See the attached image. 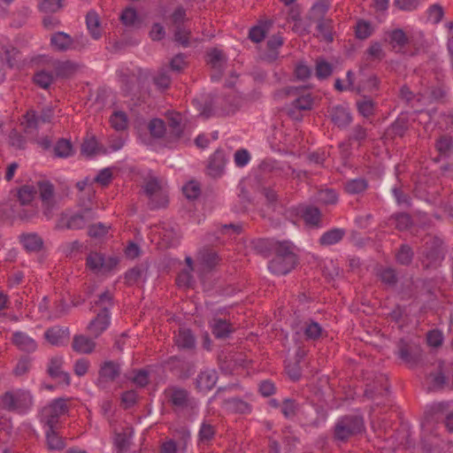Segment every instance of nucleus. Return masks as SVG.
Listing matches in <instances>:
<instances>
[{"label": "nucleus", "instance_id": "42", "mask_svg": "<svg viewBox=\"0 0 453 453\" xmlns=\"http://www.w3.org/2000/svg\"><path fill=\"white\" fill-rule=\"evenodd\" d=\"M36 194V190L32 186H23L18 191V198L22 205L31 203Z\"/></svg>", "mask_w": 453, "mask_h": 453}, {"label": "nucleus", "instance_id": "54", "mask_svg": "<svg viewBox=\"0 0 453 453\" xmlns=\"http://www.w3.org/2000/svg\"><path fill=\"white\" fill-rule=\"evenodd\" d=\"M182 191L187 198L196 199L199 196L201 188L198 182L191 180L183 186Z\"/></svg>", "mask_w": 453, "mask_h": 453}, {"label": "nucleus", "instance_id": "38", "mask_svg": "<svg viewBox=\"0 0 453 453\" xmlns=\"http://www.w3.org/2000/svg\"><path fill=\"white\" fill-rule=\"evenodd\" d=\"M150 134L154 138H162L165 134V122L160 119H153L148 124Z\"/></svg>", "mask_w": 453, "mask_h": 453}, {"label": "nucleus", "instance_id": "51", "mask_svg": "<svg viewBox=\"0 0 453 453\" xmlns=\"http://www.w3.org/2000/svg\"><path fill=\"white\" fill-rule=\"evenodd\" d=\"M365 53L369 60H381L385 57L381 44L378 42H372Z\"/></svg>", "mask_w": 453, "mask_h": 453}, {"label": "nucleus", "instance_id": "53", "mask_svg": "<svg viewBox=\"0 0 453 453\" xmlns=\"http://www.w3.org/2000/svg\"><path fill=\"white\" fill-rule=\"evenodd\" d=\"M191 270L183 269L177 276L176 282L179 287L190 288L194 284V277Z\"/></svg>", "mask_w": 453, "mask_h": 453}, {"label": "nucleus", "instance_id": "12", "mask_svg": "<svg viewBox=\"0 0 453 453\" xmlns=\"http://www.w3.org/2000/svg\"><path fill=\"white\" fill-rule=\"evenodd\" d=\"M329 116L334 124L341 128L348 127L352 121L349 111L344 105L333 106L329 111Z\"/></svg>", "mask_w": 453, "mask_h": 453}, {"label": "nucleus", "instance_id": "7", "mask_svg": "<svg viewBox=\"0 0 453 453\" xmlns=\"http://www.w3.org/2000/svg\"><path fill=\"white\" fill-rule=\"evenodd\" d=\"M120 374V365L112 360H107L101 364L98 371L97 385L105 387L108 382H112Z\"/></svg>", "mask_w": 453, "mask_h": 453}, {"label": "nucleus", "instance_id": "13", "mask_svg": "<svg viewBox=\"0 0 453 453\" xmlns=\"http://www.w3.org/2000/svg\"><path fill=\"white\" fill-rule=\"evenodd\" d=\"M72 349L79 354L89 355L94 352L96 342L84 334H75L73 337Z\"/></svg>", "mask_w": 453, "mask_h": 453}, {"label": "nucleus", "instance_id": "28", "mask_svg": "<svg viewBox=\"0 0 453 453\" xmlns=\"http://www.w3.org/2000/svg\"><path fill=\"white\" fill-rule=\"evenodd\" d=\"M435 149L441 157H449L453 149V139L451 136L443 134L435 141Z\"/></svg>", "mask_w": 453, "mask_h": 453}, {"label": "nucleus", "instance_id": "11", "mask_svg": "<svg viewBox=\"0 0 453 453\" xmlns=\"http://www.w3.org/2000/svg\"><path fill=\"white\" fill-rule=\"evenodd\" d=\"M288 94L296 96V98L292 102V105L295 109L307 111L312 108L313 97L311 93L306 90L299 91L297 88H289Z\"/></svg>", "mask_w": 453, "mask_h": 453}, {"label": "nucleus", "instance_id": "64", "mask_svg": "<svg viewBox=\"0 0 453 453\" xmlns=\"http://www.w3.org/2000/svg\"><path fill=\"white\" fill-rule=\"evenodd\" d=\"M163 186V183L156 178H151L144 185V192L148 197H150Z\"/></svg>", "mask_w": 453, "mask_h": 453}, {"label": "nucleus", "instance_id": "24", "mask_svg": "<svg viewBox=\"0 0 453 453\" xmlns=\"http://www.w3.org/2000/svg\"><path fill=\"white\" fill-rule=\"evenodd\" d=\"M245 359L242 354H229L224 360L220 359V368L226 372H233L237 366H244Z\"/></svg>", "mask_w": 453, "mask_h": 453}, {"label": "nucleus", "instance_id": "33", "mask_svg": "<svg viewBox=\"0 0 453 453\" xmlns=\"http://www.w3.org/2000/svg\"><path fill=\"white\" fill-rule=\"evenodd\" d=\"M110 122L111 127L117 131H123L128 126L127 116L121 111H114L110 118Z\"/></svg>", "mask_w": 453, "mask_h": 453}, {"label": "nucleus", "instance_id": "5", "mask_svg": "<svg viewBox=\"0 0 453 453\" xmlns=\"http://www.w3.org/2000/svg\"><path fill=\"white\" fill-rule=\"evenodd\" d=\"M363 418L357 415L349 416L338 421L335 426V436L339 440H346L350 435L362 432Z\"/></svg>", "mask_w": 453, "mask_h": 453}, {"label": "nucleus", "instance_id": "47", "mask_svg": "<svg viewBox=\"0 0 453 453\" xmlns=\"http://www.w3.org/2000/svg\"><path fill=\"white\" fill-rule=\"evenodd\" d=\"M40 197L42 203H50L53 201L54 188L51 183L42 181L38 183Z\"/></svg>", "mask_w": 453, "mask_h": 453}, {"label": "nucleus", "instance_id": "26", "mask_svg": "<svg viewBox=\"0 0 453 453\" xmlns=\"http://www.w3.org/2000/svg\"><path fill=\"white\" fill-rule=\"evenodd\" d=\"M368 188V182L364 178L349 180L344 184V190L349 195H359Z\"/></svg>", "mask_w": 453, "mask_h": 453}, {"label": "nucleus", "instance_id": "14", "mask_svg": "<svg viewBox=\"0 0 453 453\" xmlns=\"http://www.w3.org/2000/svg\"><path fill=\"white\" fill-rule=\"evenodd\" d=\"M398 357L406 364L413 365L420 359V351L417 347L409 345L404 341L398 343Z\"/></svg>", "mask_w": 453, "mask_h": 453}, {"label": "nucleus", "instance_id": "58", "mask_svg": "<svg viewBox=\"0 0 453 453\" xmlns=\"http://www.w3.org/2000/svg\"><path fill=\"white\" fill-rule=\"evenodd\" d=\"M215 434V429L212 426L203 423L199 431V441L203 443L209 442Z\"/></svg>", "mask_w": 453, "mask_h": 453}, {"label": "nucleus", "instance_id": "15", "mask_svg": "<svg viewBox=\"0 0 453 453\" xmlns=\"http://www.w3.org/2000/svg\"><path fill=\"white\" fill-rule=\"evenodd\" d=\"M12 343L21 351L34 352L37 349L36 342L27 334L20 331L13 333Z\"/></svg>", "mask_w": 453, "mask_h": 453}, {"label": "nucleus", "instance_id": "1", "mask_svg": "<svg viewBox=\"0 0 453 453\" xmlns=\"http://www.w3.org/2000/svg\"><path fill=\"white\" fill-rule=\"evenodd\" d=\"M274 257L269 262V270L277 275H285L290 273L297 263L294 247L288 242H279L273 246Z\"/></svg>", "mask_w": 453, "mask_h": 453}, {"label": "nucleus", "instance_id": "41", "mask_svg": "<svg viewBox=\"0 0 453 453\" xmlns=\"http://www.w3.org/2000/svg\"><path fill=\"white\" fill-rule=\"evenodd\" d=\"M55 155L58 157H68L73 155V146L67 140H59L54 147Z\"/></svg>", "mask_w": 453, "mask_h": 453}, {"label": "nucleus", "instance_id": "35", "mask_svg": "<svg viewBox=\"0 0 453 453\" xmlns=\"http://www.w3.org/2000/svg\"><path fill=\"white\" fill-rule=\"evenodd\" d=\"M45 434L50 449H62L65 447L63 439L55 432L54 427H48Z\"/></svg>", "mask_w": 453, "mask_h": 453}, {"label": "nucleus", "instance_id": "59", "mask_svg": "<svg viewBox=\"0 0 453 453\" xmlns=\"http://www.w3.org/2000/svg\"><path fill=\"white\" fill-rule=\"evenodd\" d=\"M234 164L238 167H243L248 165L250 160V152L245 149L237 150L234 155Z\"/></svg>", "mask_w": 453, "mask_h": 453}, {"label": "nucleus", "instance_id": "37", "mask_svg": "<svg viewBox=\"0 0 453 453\" xmlns=\"http://www.w3.org/2000/svg\"><path fill=\"white\" fill-rule=\"evenodd\" d=\"M357 107L358 112L365 118H368L374 114L375 104L372 99L368 97H364L363 99L357 101Z\"/></svg>", "mask_w": 453, "mask_h": 453}, {"label": "nucleus", "instance_id": "4", "mask_svg": "<svg viewBox=\"0 0 453 453\" xmlns=\"http://www.w3.org/2000/svg\"><path fill=\"white\" fill-rule=\"evenodd\" d=\"M119 263L114 257H106L100 252H90L86 259L87 267L95 273H108L113 271Z\"/></svg>", "mask_w": 453, "mask_h": 453}, {"label": "nucleus", "instance_id": "52", "mask_svg": "<svg viewBox=\"0 0 453 453\" xmlns=\"http://www.w3.org/2000/svg\"><path fill=\"white\" fill-rule=\"evenodd\" d=\"M121 22L127 27H134L138 21L137 12L134 8L125 9L120 15Z\"/></svg>", "mask_w": 453, "mask_h": 453}, {"label": "nucleus", "instance_id": "45", "mask_svg": "<svg viewBox=\"0 0 453 453\" xmlns=\"http://www.w3.org/2000/svg\"><path fill=\"white\" fill-rule=\"evenodd\" d=\"M303 217L307 224L317 226L320 220V211L316 207L309 206L303 210Z\"/></svg>", "mask_w": 453, "mask_h": 453}, {"label": "nucleus", "instance_id": "2", "mask_svg": "<svg viewBox=\"0 0 453 453\" xmlns=\"http://www.w3.org/2000/svg\"><path fill=\"white\" fill-rule=\"evenodd\" d=\"M96 305L100 308L96 317L88 325V331L94 338L99 337L110 326V309L113 305L112 296L107 290L98 296Z\"/></svg>", "mask_w": 453, "mask_h": 453}, {"label": "nucleus", "instance_id": "56", "mask_svg": "<svg viewBox=\"0 0 453 453\" xmlns=\"http://www.w3.org/2000/svg\"><path fill=\"white\" fill-rule=\"evenodd\" d=\"M90 367V361L85 357L77 359L73 364V372L78 377L87 374Z\"/></svg>", "mask_w": 453, "mask_h": 453}, {"label": "nucleus", "instance_id": "62", "mask_svg": "<svg viewBox=\"0 0 453 453\" xmlns=\"http://www.w3.org/2000/svg\"><path fill=\"white\" fill-rule=\"evenodd\" d=\"M30 367L31 359L27 357H24L18 361L13 372L16 376H22L29 371Z\"/></svg>", "mask_w": 453, "mask_h": 453}, {"label": "nucleus", "instance_id": "34", "mask_svg": "<svg viewBox=\"0 0 453 453\" xmlns=\"http://www.w3.org/2000/svg\"><path fill=\"white\" fill-rule=\"evenodd\" d=\"M389 43L393 49L398 48V50L403 49L409 42L408 37L402 29H395L389 35Z\"/></svg>", "mask_w": 453, "mask_h": 453}, {"label": "nucleus", "instance_id": "39", "mask_svg": "<svg viewBox=\"0 0 453 453\" xmlns=\"http://www.w3.org/2000/svg\"><path fill=\"white\" fill-rule=\"evenodd\" d=\"M54 80L52 73L42 70L37 72L34 76V81L42 88H48Z\"/></svg>", "mask_w": 453, "mask_h": 453}, {"label": "nucleus", "instance_id": "19", "mask_svg": "<svg viewBox=\"0 0 453 453\" xmlns=\"http://www.w3.org/2000/svg\"><path fill=\"white\" fill-rule=\"evenodd\" d=\"M45 339L54 346L63 345L69 336L68 328L53 326L49 328L44 334Z\"/></svg>", "mask_w": 453, "mask_h": 453}, {"label": "nucleus", "instance_id": "18", "mask_svg": "<svg viewBox=\"0 0 453 453\" xmlns=\"http://www.w3.org/2000/svg\"><path fill=\"white\" fill-rule=\"evenodd\" d=\"M198 265L203 272L211 271L219 263L218 254L211 250H203L197 256Z\"/></svg>", "mask_w": 453, "mask_h": 453}, {"label": "nucleus", "instance_id": "22", "mask_svg": "<svg viewBox=\"0 0 453 453\" xmlns=\"http://www.w3.org/2000/svg\"><path fill=\"white\" fill-rule=\"evenodd\" d=\"M174 338L176 345L180 349H190L196 345V339L188 328H180Z\"/></svg>", "mask_w": 453, "mask_h": 453}, {"label": "nucleus", "instance_id": "30", "mask_svg": "<svg viewBox=\"0 0 453 453\" xmlns=\"http://www.w3.org/2000/svg\"><path fill=\"white\" fill-rule=\"evenodd\" d=\"M21 242L29 251L39 250L43 244L42 239L37 234H27L21 236Z\"/></svg>", "mask_w": 453, "mask_h": 453}, {"label": "nucleus", "instance_id": "3", "mask_svg": "<svg viewBox=\"0 0 453 453\" xmlns=\"http://www.w3.org/2000/svg\"><path fill=\"white\" fill-rule=\"evenodd\" d=\"M66 413L67 406L65 398H56L42 408L39 418L44 426L55 427L59 418Z\"/></svg>", "mask_w": 453, "mask_h": 453}, {"label": "nucleus", "instance_id": "55", "mask_svg": "<svg viewBox=\"0 0 453 453\" xmlns=\"http://www.w3.org/2000/svg\"><path fill=\"white\" fill-rule=\"evenodd\" d=\"M133 435L131 428H127L123 434H117L114 438V443L120 450L125 449L129 444L130 439Z\"/></svg>", "mask_w": 453, "mask_h": 453}, {"label": "nucleus", "instance_id": "57", "mask_svg": "<svg viewBox=\"0 0 453 453\" xmlns=\"http://www.w3.org/2000/svg\"><path fill=\"white\" fill-rule=\"evenodd\" d=\"M189 36L190 31L186 29L181 26L176 27V31L174 33V39L176 42L180 43L183 47H188L189 45Z\"/></svg>", "mask_w": 453, "mask_h": 453}, {"label": "nucleus", "instance_id": "16", "mask_svg": "<svg viewBox=\"0 0 453 453\" xmlns=\"http://www.w3.org/2000/svg\"><path fill=\"white\" fill-rule=\"evenodd\" d=\"M94 218V212L90 209H86L80 213L71 216L67 221L66 227L73 230L82 229Z\"/></svg>", "mask_w": 453, "mask_h": 453}, {"label": "nucleus", "instance_id": "25", "mask_svg": "<svg viewBox=\"0 0 453 453\" xmlns=\"http://www.w3.org/2000/svg\"><path fill=\"white\" fill-rule=\"evenodd\" d=\"M53 69L57 77L67 78L77 71V65L72 61H57L53 64Z\"/></svg>", "mask_w": 453, "mask_h": 453}, {"label": "nucleus", "instance_id": "40", "mask_svg": "<svg viewBox=\"0 0 453 453\" xmlns=\"http://www.w3.org/2000/svg\"><path fill=\"white\" fill-rule=\"evenodd\" d=\"M127 379L138 388L145 387L150 381L149 372L143 369L134 371V374L128 376Z\"/></svg>", "mask_w": 453, "mask_h": 453}, {"label": "nucleus", "instance_id": "27", "mask_svg": "<svg viewBox=\"0 0 453 453\" xmlns=\"http://www.w3.org/2000/svg\"><path fill=\"white\" fill-rule=\"evenodd\" d=\"M345 235V231L342 228H333L324 233L319 239L321 245H333L338 243Z\"/></svg>", "mask_w": 453, "mask_h": 453}, {"label": "nucleus", "instance_id": "44", "mask_svg": "<svg viewBox=\"0 0 453 453\" xmlns=\"http://www.w3.org/2000/svg\"><path fill=\"white\" fill-rule=\"evenodd\" d=\"M413 258V251L407 244L401 245L398 252L396 253V260L401 265H408L411 263Z\"/></svg>", "mask_w": 453, "mask_h": 453}, {"label": "nucleus", "instance_id": "50", "mask_svg": "<svg viewBox=\"0 0 453 453\" xmlns=\"http://www.w3.org/2000/svg\"><path fill=\"white\" fill-rule=\"evenodd\" d=\"M317 199L323 204H335L338 201V196L334 189H324L319 191Z\"/></svg>", "mask_w": 453, "mask_h": 453}, {"label": "nucleus", "instance_id": "36", "mask_svg": "<svg viewBox=\"0 0 453 453\" xmlns=\"http://www.w3.org/2000/svg\"><path fill=\"white\" fill-rule=\"evenodd\" d=\"M268 32V26L266 23H260L257 26L252 27L249 32V38L253 42H262Z\"/></svg>", "mask_w": 453, "mask_h": 453}, {"label": "nucleus", "instance_id": "48", "mask_svg": "<svg viewBox=\"0 0 453 453\" xmlns=\"http://www.w3.org/2000/svg\"><path fill=\"white\" fill-rule=\"evenodd\" d=\"M319 36L324 41L331 42L333 41V35L331 31V20H319L317 25Z\"/></svg>", "mask_w": 453, "mask_h": 453}, {"label": "nucleus", "instance_id": "60", "mask_svg": "<svg viewBox=\"0 0 453 453\" xmlns=\"http://www.w3.org/2000/svg\"><path fill=\"white\" fill-rule=\"evenodd\" d=\"M421 0H394V5L401 11L411 12L416 10Z\"/></svg>", "mask_w": 453, "mask_h": 453}, {"label": "nucleus", "instance_id": "10", "mask_svg": "<svg viewBox=\"0 0 453 453\" xmlns=\"http://www.w3.org/2000/svg\"><path fill=\"white\" fill-rule=\"evenodd\" d=\"M64 357L62 356H55L50 359L48 365V372L51 378L58 379L65 385L70 384V374L63 371Z\"/></svg>", "mask_w": 453, "mask_h": 453}, {"label": "nucleus", "instance_id": "9", "mask_svg": "<svg viewBox=\"0 0 453 453\" xmlns=\"http://www.w3.org/2000/svg\"><path fill=\"white\" fill-rule=\"evenodd\" d=\"M218 380L214 369L206 368L199 372L196 378V388L201 394H206L214 388Z\"/></svg>", "mask_w": 453, "mask_h": 453}, {"label": "nucleus", "instance_id": "49", "mask_svg": "<svg viewBox=\"0 0 453 453\" xmlns=\"http://www.w3.org/2000/svg\"><path fill=\"white\" fill-rule=\"evenodd\" d=\"M154 84L160 89L168 88L171 84V77L168 72L162 68L153 78Z\"/></svg>", "mask_w": 453, "mask_h": 453}, {"label": "nucleus", "instance_id": "8", "mask_svg": "<svg viewBox=\"0 0 453 453\" xmlns=\"http://www.w3.org/2000/svg\"><path fill=\"white\" fill-rule=\"evenodd\" d=\"M207 61L213 70V73H211V80L219 81L221 78L226 65V56L221 50L214 48L208 52Z\"/></svg>", "mask_w": 453, "mask_h": 453}, {"label": "nucleus", "instance_id": "32", "mask_svg": "<svg viewBox=\"0 0 453 453\" xmlns=\"http://www.w3.org/2000/svg\"><path fill=\"white\" fill-rule=\"evenodd\" d=\"M42 124L40 117L35 114V111H28L24 115L22 125L27 133H33L38 129Z\"/></svg>", "mask_w": 453, "mask_h": 453}, {"label": "nucleus", "instance_id": "46", "mask_svg": "<svg viewBox=\"0 0 453 453\" xmlns=\"http://www.w3.org/2000/svg\"><path fill=\"white\" fill-rule=\"evenodd\" d=\"M356 36L358 39L365 40L372 35V27L371 23L365 20H358L356 25Z\"/></svg>", "mask_w": 453, "mask_h": 453}, {"label": "nucleus", "instance_id": "23", "mask_svg": "<svg viewBox=\"0 0 453 453\" xmlns=\"http://www.w3.org/2000/svg\"><path fill=\"white\" fill-rule=\"evenodd\" d=\"M303 332L305 339L308 341H316L326 335V332L322 326L316 321H306L303 326Z\"/></svg>", "mask_w": 453, "mask_h": 453}, {"label": "nucleus", "instance_id": "31", "mask_svg": "<svg viewBox=\"0 0 453 453\" xmlns=\"http://www.w3.org/2000/svg\"><path fill=\"white\" fill-rule=\"evenodd\" d=\"M86 23L91 36L96 40L99 39L101 29L98 15L94 12H88L86 16Z\"/></svg>", "mask_w": 453, "mask_h": 453}, {"label": "nucleus", "instance_id": "29", "mask_svg": "<svg viewBox=\"0 0 453 453\" xmlns=\"http://www.w3.org/2000/svg\"><path fill=\"white\" fill-rule=\"evenodd\" d=\"M157 193L149 197L150 206L151 209H159L165 207L168 203V195L165 186H163L158 189Z\"/></svg>", "mask_w": 453, "mask_h": 453}, {"label": "nucleus", "instance_id": "20", "mask_svg": "<svg viewBox=\"0 0 453 453\" xmlns=\"http://www.w3.org/2000/svg\"><path fill=\"white\" fill-rule=\"evenodd\" d=\"M50 43L58 51L72 50L73 37L64 32H58L51 35Z\"/></svg>", "mask_w": 453, "mask_h": 453}, {"label": "nucleus", "instance_id": "63", "mask_svg": "<svg viewBox=\"0 0 453 453\" xmlns=\"http://www.w3.org/2000/svg\"><path fill=\"white\" fill-rule=\"evenodd\" d=\"M332 65L326 61H319L316 65V76L319 79H326L332 73Z\"/></svg>", "mask_w": 453, "mask_h": 453}, {"label": "nucleus", "instance_id": "61", "mask_svg": "<svg viewBox=\"0 0 453 453\" xmlns=\"http://www.w3.org/2000/svg\"><path fill=\"white\" fill-rule=\"evenodd\" d=\"M395 227L401 231L406 230L411 225V219L407 213H399L394 217Z\"/></svg>", "mask_w": 453, "mask_h": 453}, {"label": "nucleus", "instance_id": "6", "mask_svg": "<svg viewBox=\"0 0 453 453\" xmlns=\"http://www.w3.org/2000/svg\"><path fill=\"white\" fill-rule=\"evenodd\" d=\"M226 162L225 151L220 149L216 150L208 159L206 167L208 175L214 179L220 178L225 173Z\"/></svg>", "mask_w": 453, "mask_h": 453}, {"label": "nucleus", "instance_id": "21", "mask_svg": "<svg viewBox=\"0 0 453 453\" xmlns=\"http://www.w3.org/2000/svg\"><path fill=\"white\" fill-rule=\"evenodd\" d=\"M211 332L216 338H226L234 331L232 325L223 319H213L211 322Z\"/></svg>", "mask_w": 453, "mask_h": 453}, {"label": "nucleus", "instance_id": "17", "mask_svg": "<svg viewBox=\"0 0 453 453\" xmlns=\"http://www.w3.org/2000/svg\"><path fill=\"white\" fill-rule=\"evenodd\" d=\"M3 406L19 414L26 413L33 405L31 398H3Z\"/></svg>", "mask_w": 453, "mask_h": 453}, {"label": "nucleus", "instance_id": "43", "mask_svg": "<svg viewBox=\"0 0 453 453\" xmlns=\"http://www.w3.org/2000/svg\"><path fill=\"white\" fill-rule=\"evenodd\" d=\"M63 6L64 0H42L39 4L40 11L45 13L57 12Z\"/></svg>", "mask_w": 453, "mask_h": 453}]
</instances>
